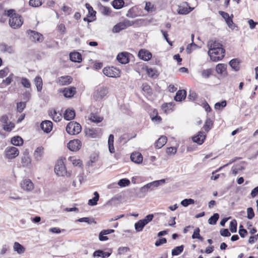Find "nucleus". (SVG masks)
Here are the masks:
<instances>
[{
  "label": "nucleus",
  "instance_id": "obj_44",
  "mask_svg": "<svg viewBox=\"0 0 258 258\" xmlns=\"http://www.w3.org/2000/svg\"><path fill=\"white\" fill-rule=\"evenodd\" d=\"M51 115L52 116L53 120L55 121H59L61 119V115L60 113H57L55 110L51 112Z\"/></svg>",
  "mask_w": 258,
  "mask_h": 258
},
{
  "label": "nucleus",
  "instance_id": "obj_64",
  "mask_svg": "<svg viewBox=\"0 0 258 258\" xmlns=\"http://www.w3.org/2000/svg\"><path fill=\"white\" fill-rule=\"evenodd\" d=\"M142 90L147 93H150L151 91L150 87L147 83H144L142 85Z\"/></svg>",
  "mask_w": 258,
  "mask_h": 258
},
{
  "label": "nucleus",
  "instance_id": "obj_14",
  "mask_svg": "<svg viewBox=\"0 0 258 258\" xmlns=\"http://www.w3.org/2000/svg\"><path fill=\"white\" fill-rule=\"evenodd\" d=\"M86 135L92 138L100 137L101 135V129L100 128H88L86 130Z\"/></svg>",
  "mask_w": 258,
  "mask_h": 258
},
{
  "label": "nucleus",
  "instance_id": "obj_60",
  "mask_svg": "<svg viewBox=\"0 0 258 258\" xmlns=\"http://www.w3.org/2000/svg\"><path fill=\"white\" fill-rule=\"evenodd\" d=\"M177 151L176 148L174 147H169L166 149V153L168 155H174Z\"/></svg>",
  "mask_w": 258,
  "mask_h": 258
},
{
  "label": "nucleus",
  "instance_id": "obj_33",
  "mask_svg": "<svg viewBox=\"0 0 258 258\" xmlns=\"http://www.w3.org/2000/svg\"><path fill=\"white\" fill-rule=\"evenodd\" d=\"M11 143L15 146H20L23 144V140L20 137L16 136L12 138Z\"/></svg>",
  "mask_w": 258,
  "mask_h": 258
},
{
  "label": "nucleus",
  "instance_id": "obj_32",
  "mask_svg": "<svg viewBox=\"0 0 258 258\" xmlns=\"http://www.w3.org/2000/svg\"><path fill=\"white\" fill-rule=\"evenodd\" d=\"M94 197L88 201V205L90 206H95L97 204L99 200V195L97 191L94 192Z\"/></svg>",
  "mask_w": 258,
  "mask_h": 258
},
{
  "label": "nucleus",
  "instance_id": "obj_31",
  "mask_svg": "<svg viewBox=\"0 0 258 258\" xmlns=\"http://www.w3.org/2000/svg\"><path fill=\"white\" fill-rule=\"evenodd\" d=\"M68 160L74 166L82 168L83 163L80 159L76 158L74 157H70Z\"/></svg>",
  "mask_w": 258,
  "mask_h": 258
},
{
  "label": "nucleus",
  "instance_id": "obj_26",
  "mask_svg": "<svg viewBox=\"0 0 258 258\" xmlns=\"http://www.w3.org/2000/svg\"><path fill=\"white\" fill-rule=\"evenodd\" d=\"M22 163L24 166H27L31 163V158L27 150H26L23 154L22 157Z\"/></svg>",
  "mask_w": 258,
  "mask_h": 258
},
{
  "label": "nucleus",
  "instance_id": "obj_22",
  "mask_svg": "<svg viewBox=\"0 0 258 258\" xmlns=\"http://www.w3.org/2000/svg\"><path fill=\"white\" fill-rule=\"evenodd\" d=\"M63 95L67 98L72 97L76 93V88H65L63 90Z\"/></svg>",
  "mask_w": 258,
  "mask_h": 258
},
{
  "label": "nucleus",
  "instance_id": "obj_2",
  "mask_svg": "<svg viewBox=\"0 0 258 258\" xmlns=\"http://www.w3.org/2000/svg\"><path fill=\"white\" fill-rule=\"evenodd\" d=\"M5 15L10 17L9 25L12 28L17 29L22 25L23 21L22 17L17 14L14 10L11 9L5 11Z\"/></svg>",
  "mask_w": 258,
  "mask_h": 258
},
{
  "label": "nucleus",
  "instance_id": "obj_38",
  "mask_svg": "<svg viewBox=\"0 0 258 258\" xmlns=\"http://www.w3.org/2000/svg\"><path fill=\"white\" fill-rule=\"evenodd\" d=\"M15 126V123L10 121L7 124H4L3 128L5 131L10 132L12 131Z\"/></svg>",
  "mask_w": 258,
  "mask_h": 258
},
{
  "label": "nucleus",
  "instance_id": "obj_20",
  "mask_svg": "<svg viewBox=\"0 0 258 258\" xmlns=\"http://www.w3.org/2000/svg\"><path fill=\"white\" fill-rule=\"evenodd\" d=\"M206 135L204 133L200 131L198 133V135L192 138V141L199 145H202L204 143V141L206 139Z\"/></svg>",
  "mask_w": 258,
  "mask_h": 258
},
{
  "label": "nucleus",
  "instance_id": "obj_57",
  "mask_svg": "<svg viewBox=\"0 0 258 258\" xmlns=\"http://www.w3.org/2000/svg\"><path fill=\"white\" fill-rule=\"evenodd\" d=\"M226 105V101H223L221 102H217L215 104V109L216 110H219L221 107H224Z\"/></svg>",
  "mask_w": 258,
  "mask_h": 258
},
{
  "label": "nucleus",
  "instance_id": "obj_61",
  "mask_svg": "<svg viewBox=\"0 0 258 258\" xmlns=\"http://www.w3.org/2000/svg\"><path fill=\"white\" fill-rule=\"evenodd\" d=\"M167 242V240L165 238H162L160 239H158L155 242V245L156 246H159L163 244L166 243Z\"/></svg>",
  "mask_w": 258,
  "mask_h": 258
},
{
  "label": "nucleus",
  "instance_id": "obj_12",
  "mask_svg": "<svg viewBox=\"0 0 258 258\" xmlns=\"http://www.w3.org/2000/svg\"><path fill=\"white\" fill-rule=\"evenodd\" d=\"M194 8L188 6L187 3H184L178 6L177 12L179 14L186 15L190 12Z\"/></svg>",
  "mask_w": 258,
  "mask_h": 258
},
{
  "label": "nucleus",
  "instance_id": "obj_37",
  "mask_svg": "<svg viewBox=\"0 0 258 258\" xmlns=\"http://www.w3.org/2000/svg\"><path fill=\"white\" fill-rule=\"evenodd\" d=\"M85 7L88 11V14L87 16L92 18L95 17L96 12L93 10V8L90 5V4L86 3L85 4Z\"/></svg>",
  "mask_w": 258,
  "mask_h": 258
},
{
  "label": "nucleus",
  "instance_id": "obj_28",
  "mask_svg": "<svg viewBox=\"0 0 258 258\" xmlns=\"http://www.w3.org/2000/svg\"><path fill=\"white\" fill-rule=\"evenodd\" d=\"M63 116L64 119L66 120H69L73 119L75 116V110L73 109H67L65 111Z\"/></svg>",
  "mask_w": 258,
  "mask_h": 258
},
{
  "label": "nucleus",
  "instance_id": "obj_52",
  "mask_svg": "<svg viewBox=\"0 0 258 258\" xmlns=\"http://www.w3.org/2000/svg\"><path fill=\"white\" fill-rule=\"evenodd\" d=\"M21 84L25 88H29L31 87L30 82L25 78H23L21 79Z\"/></svg>",
  "mask_w": 258,
  "mask_h": 258
},
{
  "label": "nucleus",
  "instance_id": "obj_62",
  "mask_svg": "<svg viewBox=\"0 0 258 258\" xmlns=\"http://www.w3.org/2000/svg\"><path fill=\"white\" fill-rule=\"evenodd\" d=\"M220 234L225 237L230 236L231 234L227 229H222L220 230Z\"/></svg>",
  "mask_w": 258,
  "mask_h": 258
},
{
  "label": "nucleus",
  "instance_id": "obj_17",
  "mask_svg": "<svg viewBox=\"0 0 258 258\" xmlns=\"http://www.w3.org/2000/svg\"><path fill=\"white\" fill-rule=\"evenodd\" d=\"M130 53L123 52L119 53L116 57L117 60L122 64H126L129 62Z\"/></svg>",
  "mask_w": 258,
  "mask_h": 258
},
{
  "label": "nucleus",
  "instance_id": "obj_16",
  "mask_svg": "<svg viewBox=\"0 0 258 258\" xmlns=\"http://www.w3.org/2000/svg\"><path fill=\"white\" fill-rule=\"evenodd\" d=\"M138 56L142 60L148 61L151 58L152 55L148 50L142 49L139 51Z\"/></svg>",
  "mask_w": 258,
  "mask_h": 258
},
{
  "label": "nucleus",
  "instance_id": "obj_6",
  "mask_svg": "<svg viewBox=\"0 0 258 258\" xmlns=\"http://www.w3.org/2000/svg\"><path fill=\"white\" fill-rule=\"evenodd\" d=\"M103 74L108 77L112 78L119 77L120 75V71L114 67H105L103 69Z\"/></svg>",
  "mask_w": 258,
  "mask_h": 258
},
{
  "label": "nucleus",
  "instance_id": "obj_43",
  "mask_svg": "<svg viewBox=\"0 0 258 258\" xmlns=\"http://www.w3.org/2000/svg\"><path fill=\"white\" fill-rule=\"evenodd\" d=\"M229 65L235 71L239 69V61L237 59H233L229 61Z\"/></svg>",
  "mask_w": 258,
  "mask_h": 258
},
{
  "label": "nucleus",
  "instance_id": "obj_11",
  "mask_svg": "<svg viewBox=\"0 0 258 258\" xmlns=\"http://www.w3.org/2000/svg\"><path fill=\"white\" fill-rule=\"evenodd\" d=\"M82 147V143L79 140H74L70 141L68 144V148L72 151H77Z\"/></svg>",
  "mask_w": 258,
  "mask_h": 258
},
{
  "label": "nucleus",
  "instance_id": "obj_1",
  "mask_svg": "<svg viewBox=\"0 0 258 258\" xmlns=\"http://www.w3.org/2000/svg\"><path fill=\"white\" fill-rule=\"evenodd\" d=\"M208 54L213 61H218L224 57L225 50L222 45L216 40H211L208 42Z\"/></svg>",
  "mask_w": 258,
  "mask_h": 258
},
{
  "label": "nucleus",
  "instance_id": "obj_41",
  "mask_svg": "<svg viewBox=\"0 0 258 258\" xmlns=\"http://www.w3.org/2000/svg\"><path fill=\"white\" fill-rule=\"evenodd\" d=\"M146 225L142 220H140L135 224V228L137 232H140L143 230L144 226Z\"/></svg>",
  "mask_w": 258,
  "mask_h": 258
},
{
  "label": "nucleus",
  "instance_id": "obj_35",
  "mask_svg": "<svg viewBox=\"0 0 258 258\" xmlns=\"http://www.w3.org/2000/svg\"><path fill=\"white\" fill-rule=\"evenodd\" d=\"M227 65L223 63H219L216 67V71L219 74H222L226 70Z\"/></svg>",
  "mask_w": 258,
  "mask_h": 258
},
{
  "label": "nucleus",
  "instance_id": "obj_3",
  "mask_svg": "<svg viewBox=\"0 0 258 258\" xmlns=\"http://www.w3.org/2000/svg\"><path fill=\"white\" fill-rule=\"evenodd\" d=\"M108 92V87L104 85H99L94 88L92 98L96 101H101L107 97Z\"/></svg>",
  "mask_w": 258,
  "mask_h": 258
},
{
  "label": "nucleus",
  "instance_id": "obj_54",
  "mask_svg": "<svg viewBox=\"0 0 258 258\" xmlns=\"http://www.w3.org/2000/svg\"><path fill=\"white\" fill-rule=\"evenodd\" d=\"M154 216L153 214H149L147 215L144 219H142L145 225H147L151 222L153 219Z\"/></svg>",
  "mask_w": 258,
  "mask_h": 258
},
{
  "label": "nucleus",
  "instance_id": "obj_23",
  "mask_svg": "<svg viewBox=\"0 0 258 258\" xmlns=\"http://www.w3.org/2000/svg\"><path fill=\"white\" fill-rule=\"evenodd\" d=\"M186 96V91L184 90H180L176 92L174 99L176 101H181L185 98Z\"/></svg>",
  "mask_w": 258,
  "mask_h": 258
},
{
  "label": "nucleus",
  "instance_id": "obj_24",
  "mask_svg": "<svg viewBox=\"0 0 258 258\" xmlns=\"http://www.w3.org/2000/svg\"><path fill=\"white\" fill-rule=\"evenodd\" d=\"M13 249L19 254H22L25 251V248L18 242H14Z\"/></svg>",
  "mask_w": 258,
  "mask_h": 258
},
{
  "label": "nucleus",
  "instance_id": "obj_47",
  "mask_svg": "<svg viewBox=\"0 0 258 258\" xmlns=\"http://www.w3.org/2000/svg\"><path fill=\"white\" fill-rule=\"evenodd\" d=\"M195 203L194 200L192 199H186L181 202V205L183 207H187L189 205L194 204Z\"/></svg>",
  "mask_w": 258,
  "mask_h": 258
},
{
  "label": "nucleus",
  "instance_id": "obj_51",
  "mask_svg": "<svg viewBox=\"0 0 258 258\" xmlns=\"http://www.w3.org/2000/svg\"><path fill=\"white\" fill-rule=\"evenodd\" d=\"M212 74V70L207 69L204 70L201 72L202 76L204 78H208Z\"/></svg>",
  "mask_w": 258,
  "mask_h": 258
},
{
  "label": "nucleus",
  "instance_id": "obj_30",
  "mask_svg": "<svg viewBox=\"0 0 258 258\" xmlns=\"http://www.w3.org/2000/svg\"><path fill=\"white\" fill-rule=\"evenodd\" d=\"M34 83L38 92H40L42 89V80L40 76H36L34 79Z\"/></svg>",
  "mask_w": 258,
  "mask_h": 258
},
{
  "label": "nucleus",
  "instance_id": "obj_45",
  "mask_svg": "<svg viewBox=\"0 0 258 258\" xmlns=\"http://www.w3.org/2000/svg\"><path fill=\"white\" fill-rule=\"evenodd\" d=\"M213 125L212 121L210 118H207L206 120L205 123L204 125L203 128L207 132H209V131L211 128V127Z\"/></svg>",
  "mask_w": 258,
  "mask_h": 258
},
{
  "label": "nucleus",
  "instance_id": "obj_18",
  "mask_svg": "<svg viewBox=\"0 0 258 258\" xmlns=\"http://www.w3.org/2000/svg\"><path fill=\"white\" fill-rule=\"evenodd\" d=\"M114 232V230L113 229H108L102 230V231H100V232L99 234V240L101 241H104L107 240L108 239V238L106 236V235L112 233Z\"/></svg>",
  "mask_w": 258,
  "mask_h": 258
},
{
  "label": "nucleus",
  "instance_id": "obj_63",
  "mask_svg": "<svg viewBox=\"0 0 258 258\" xmlns=\"http://www.w3.org/2000/svg\"><path fill=\"white\" fill-rule=\"evenodd\" d=\"M242 169L243 168L241 166H239L238 167H237L236 166H233L231 168V172L233 175H236L238 171L242 170Z\"/></svg>",
  "mask_w": 258,
  "mask_h": 258
},
{
  "label": "nucleus",
  "instance_id": "obj_19",
  "mask_svg": "<svg viewBox=\"0 0 258 258\" xmlns=\"http://www.w3.org/2000/svg\"><path fill=\"white\" fill-rule=\"evenodd\" d=\"M40 127L45 133H50L52 128V122L50 120L43 121L41 123Z\"/></svg>",
  "mask_w": 258,
  "mask_h": 258
},
{
  "label": "nucleus",
  "instance_id": "obj_9",
  "mask_svg": "<svg viewBox=\"0 0 258 258\" xmlns=\"http://www.w3.org/2000/svg\"><path fill=\"white\" fill-rule=\"evenodd\" d=\"M133 23L129 20H125L123 22L117 23L112 28V32L113 33H118L121 30L126 29L127 27L132 26Z\"/></svg>",
  "mask_w": 258,
  "mask_h": 258
},
{
  "label": "nucleus",
  "instance_id": "obj_5",
  "mask_svg": "<svg viewBox=\"0 0 258 258\" xmlns=\"http://www.w3.org/2000/svg\"><path fill=\"white\" fill-rule=\"evenodd\" d=\"M81 125L77 122L71 121L66 127V131L67 133L72 135H77L81 131Z\"/></svg>",
  "mask_w": 258,
  "mask_h": 258
},
{
  "label": "nucleus",
  "instance_id": "obj_36",
  "mask_svg": "<svg viewBox=\"0 0 258 258\" xmlns=\"http://www.w3.org/2000/svg\"><path fill=\"white\" fill-rule=\"evenodd\" d=\"M43 153V148L38 147L34 152V156L37 160L41 159Z\"/></svg>",
  "mask_w": 258,
  "mask_h": 258
},
{
  "label": "nucleus",
  "instance_id": "obj_27",
  "mask_svg": "<svg viewBox=\"0 0 258 258\" xmlns=\"http://www.w3.org/2000/svg\"><path fill=\"white\" fill-rule=\"evenodd\" d=\"M70 58L71 60L74 62H80L82 61V55L78 52L71 53Z\"/></svg>",
  "mask_w": 258,
  "mask_h": 258
},
{
  "label": "nucleus",
  "instance_id": "obj_50",
  "mask_svg": "<svg viewBox=\"0 0 258 258\" xmlns=\"http://www.w3.org/2000/svg\"><path fill=\"white\" fill-rule=\"evenodd\" d=\"M230 230L231 232L235 233L237 231V222L235 220H233L230 223Z\"/></svg>",
  "mask_w": 258,
  "mask_h": 258
},
{
  "label": "nucleus",
  "instance_id": "obj_29",
  "mask_svg": "<svg viewBox=\"0 0 258 258\" xmlns=\"http://www.w3.org/2000/svg\"><path fill=\"white\" fill-rule=\"evenodd\" d=\"M167 140V138L165 136H161L155 143V147L160 149L166 143Z\"/></svg>",
  "mask_w": 258,
  "mask_h": 258
},
{
  "label": "nucleus",
  "instance_id": "obj_21",
  "mask_svg": "<svg viewBox=\"0 0 258 258\" xmlns=\"http://www.w3.org/2000/svg\"><path fill=\"white\" fill-rule=\"evenodd\" d=\"M131 159L135 163L140 164L143 161V156L139 152H134L131 155Z\"/></svg>",
  "mask_w": 258,
  "mask_h": 258
},
{
  "label": "nucleus",
  "instance_id": "obj_58",
  "mask_svg": "<svg viewBox=\"0 0 258 258\" xmlns=\"http://www.w3.org/2000/svg\"><path fill=\"white\" fill-rule=\"evenodd\" d=\"M145 9L148 12L154 11V6L151 3H146Z\"/></svg>",
  "mask_w": 258,
  "mask_h": 258
},
{
  "label": "nucleus",
  "instance_id": "obj_49",
  "mask_svg": "<svg viewBox=\"0 0 258 258\" xmlns=\"http://www.w3.org/2000/svg\"><path fill=\"white\" fill-rule=\"evenodd\" d=\"M130 181L126 178L121 179L119 180L118 184L121 187H125L129 185Z\"/></svg>",
  "mask_w": 258,
  "mask_h": 258
},
{
  "label": "nucleus",
  "instance_id": "obj_40",
  "mask_svg": "<svg viewBox=\"0 0 258 258\" xmlns=\"http://www.w3.org/2000/svg\"><path fill=\"white\" fill-rule=\"evenodd\" d=\"M184 246L181 245L179 246L175 247L174 249L172 250V255H178L180 254L183 250Z\"/></svg>",
  "mask_w": 258,
  "mask_h": 258
},
{
  "label": "nucleus",
  "instance_id": "obj_39",
  "mask_svg": "<svg viewBox=\"0 0 258 258\" xmlns=\"http://www.w3.org/2000/svg\"><path fill=\"white\" fill-rule=\"evenodd\" d=\"M124 4L123 0H114L112 2V6L114 9L118 10L123 7Z\"/></svg>",
  "mask_w": 258,
  "mask_h": 258
},
{
  "label": "nucleus",
  "instance_id": "obj_56",
  "mask_svg": "<svg viewBox=\"0 0 258 258\" xmlns=\"http://www.w3.org/2000/svg\"><path fill=\"white\" fill-rule=\"evenodd\" d=\"M130 251L128 247H120L118 248V253L123 254Z\"/></svg>",
  "mask_w": 258,
  "mask_h": 258
},
{
  "label": "nucleus",
  "instance_id": "obj_48",
  "mask_svg": "<svg viewBox=\"0 0 258 258\" xmlns=\"http://www.w3.org/2000/svg\"><path fill=\"white\" fill-rule=\"evenodd\" d=\"M29 3V5L33 7H38L42 4L41 0H30Z\"/></svg>",
  "mask_w": 258,
  "mask_h": 258
},
{
  "label": "nucleus",
  "instance_id": "obj_59",
  "mask_svg": "<svg viewBox=\"0 0 258 258\" xmlns=\"http://www.w3.org/2000/svg\"><path fill=\"white\" fill-rule=\"evenodd\" d=\"M26 107V103L25 102H19L17 104V110L19 112H22L24 109Z\"/></svg>",
  "mask_w": 258,
  "mask_h": 258
},
{
  "label": "nucleus",
  "instance_id": "obj_4",
  "mask_svg": "<svg viewBox=\"0 0 258 258\" xmlns=\"http://www.w3.org/2000/svg\"><path fill=\"white\" fill-rule=\"evenodd\" d=\"M165 183V179H164L152 181L142 186L140 188V191L141 192L146 194L149 190H153L155 187H157L160 185L164 184Z\"/></svg>",
  "mask_w": 258,
  "mask_h": 258
},
{
  "label": "nucleus",
  "instance_id": "obj_10",
  "mask_svg": "<svg viewBox=\"0 0 258 258\" xmlns=\"http://www.w3.org/2000/svg\"><path fill=\"white\" fill-rule=\"evenodd\" d=\"M27 33L29 36L30 39L32 41L40 42L43 40L42 35L37 32L29 30H27Z\"/></svg>",
  "mask_w": 258,
  "mask_h": 258
},
{
  "label": "nucleus",
  "instance_id": "obj_55",
  "mask_svg": "<svg viewBox=\"0 0 258 258\" xmlns=\"http://www.w3.org/2000/svg\"><path fill=\"white\" fill-rule=\"evenodd\" d=\"M153 113L155 114V116H151L152 120L154 122H160L161 121V117L160 116L158 115L157 111L154 110L153 111Z\"/></svg>",
  "mask_w": 258,
  "mask_h": 258
},
{
  "label": "nucleus",
  "instance_id": "obj_15",
  "mask_svg": "<svg viewBox=\"0 0 258 258\" xmlns=\"http://www.w3.org/2000/svg\"><path fill=\"white\" fill-rule=\"evenodd\" d=\"M73 78L70 76H61L58 78L56 82L60 86L68 85L71 83Z\"/></svg>",
  "mask_w": 258,
  "mask_h": 258
},
{
  "label": "nucleus",
  "instance_id": "obj_25",
  "mask_svg": "<svg viewBox=\"0 0 258 258\" xmlns=\"http://www.w3.org/2000/svg\"><path fill=\"white\" fill-rule=\"evenodd\" d=\"M0 51L3 52L13 53L14 52V49L12 46L8 45L5 43H1L0 44Z\"/></svg>",
  "mask_w": 258,
  "mask_h": 258
},
{
  "label": "nucleus",
  "instance_id": "obj_7",
  "mask_svg": "<svg viewBox=\"0 0 258 258\" xmlns=\"http://www.w3.org/2000/svg\"><path fill=\"white\" fill-rule=\"evenodd\" d=\"M54 171L58 176H65L67 174V170L62 160L57 161L54 167Z\"/></svg>",
  "mask_w": 258,
  "mask_h": 258
},
{
  "label": "nucleus",
  "instance_id": "obj_8",
  "mask_svg": "<svg viewBox=\"0 0 258 258\" xmlns=\"http://www.w3.org/2000/svg\"><path fill=\"white\" fill-rule=\"evenodd\" d=\"M19 151L17 148L15 147H8L5 150L6 158L13 159L19 155Z\"/></svg>",
  "mask_w": 258,
  "mask_h": 258
},
{
  "label": "nucleus",
  "instance_id": "obj_46",
  "mask_svg": "<svg viewBox=\"0 0 258 258\" xmlns=\"http://www.w3.org/2000/svg\"><path fill=\"white\" fill-rule=\"evenodd\" d=\"M100 11L102 14L105 16L110 15L111 13L109 8L103 6H101L100 7Z\"/></svg>",
  "mask_w": 258,
  "mask_h": 258
},
{
  "label": "nucleus",
  "instance_id": "obj_13",
  "mask_svg": "<svg viewBox=\"0 0 258 258\" xmlns=\"http://www.w3.org/2000/svg\"><path fill=\"white\" fill-rule=\"evenodd\" d=\"M21 187L25 191H31L34 188V184L31 180L29 179H25L23 180L21 183Z\"/></svg>",
  "mask_w": 258,
  "mask_h": 258
},
{
  "label": "nucleus",
  "instance_id": "obj_42",
  "mask_svg": "<svg viewBox=\"0 0 258 258\" xmlns=\"http://www.w3.org/2000/svg\"><path fill=\"white\" fill-rule=\"evenodd\" d=\"M219 216L218 213L214 214V215L209 219V220H208L209 224H210L211 225L216 224L217 220L219 219Z\"/></svg>",
  "mask_w": 258,
  "mask_h": 258
},
{
  "label": "nucleus",
  "instance_id": "obj_53",
  "mask_svg": "<svg viewBox=\"0 0 258 258\" xmlns=\"http://www.w3.org/2000/svg\"><path fill=\"white\" fill-rule=\"evenodd\" d=\"M247 217L248 219H251L254 217V213L252 208L247 209Z\"/></svg>",
  "mask_w": 258,
  "mask_h": 258
},
{
  "label": "nucleus",
  "instance_id": "obj_34",
  "mask_svg": "<svg viewBox=\"0 0 258 258\" xmlns=\"http://www.w3.org/2000/svg\"><path fill=\"white\" fill-rule=\"evenodd\" d=\"M89 119L92 122L95 123L100 122L103 120V118L102 117L99 116L94 113H91Z\"/></svg>",
  "mask_w": 258,
  "mask_h": 258
}]
</instances>
